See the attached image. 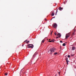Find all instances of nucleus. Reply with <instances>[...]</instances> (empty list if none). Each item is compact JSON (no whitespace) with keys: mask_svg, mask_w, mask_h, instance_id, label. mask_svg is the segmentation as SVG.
<instances>
[{"mask_svg":"<svg viewBox=\"0 0 76 76\" xmlns=\"http://www.w3.org/2000/svg\"><path fill=\"white\" fill-rule=\"evenodd\" d=\"M56 49L55 48H53L51 49H50V52H55V51H56Z\"/></svg>","mask_w":76,"mask_h":76,"instance_id":"f257e3e1","label":"nucleus"},{"mask_svg":"<svg viewBox=\"0 0 76 76\" xmlns=\"http://www.w3.org/2000/svg\"><path fill=\"white\" fill-rule=\"evenodd\" d=\"M27 47L28 48H34V45H33L28 44Z\"/></svg>","mask_w":76,"mask_h":76,"instance_id":"f03ea898","label":"nucleus"},{"mask_svg":"<svg viewBox=\"0 0 76 76\" xmlns=\"http://www.w3.org/2000/svg\"><path fill=\"white\" fill-rule=\"evenodd\" d=\"M70 35V33H68V34H66V38L67 39L68 38H69Z\"/></svg>","mask_w":76,"mask_h":76,"instance_id":"7ed1b4c3","label":"nucleus"},{"mask_svg":"<svg viewBox=\"0 0 76 76\" xmlns=\"http://www.w3.org/2000/svg\"><path fill=\"white\" fill-rule=\"evenodd\" d=\"M58 9L60 11H61V10H63V7H60L58 8Z\"/></svg>","mask_w":76,"mask_h":76,"instance_id":"20e7f679","label":"nucleus"},{"mask_svg":"<svg viewBox=\"0 0 76 76\" xmlns=\"http://www.w3.org/2000/svg\"><path fill=\"white\" fill-rule=\"evenodd\" d=\"M57 24H55L53 25V27H54L55 28H57Z\"/></svg>","mask_w":76,"mask_h":76,"instance_id":"39448f33","label":"nucleus"},{"mask_svg":"<svg viewBox=\"0 0 76 76\" xmlns=\"http://www.w3.org/2000/svg\"><path fill=\"white\" fill-rule=\"evenodd\" d=\"M76 48H75V47L74 46H73L72 47V50H75Z\"/></svg>","mask_w":76,"mask_h":76,"instance_id":"423d86ee","label":"nucleus"},{"mask_svg":"<svg viewBox=\"0 0 76 76\" xmlns=\"http://www.w3.org/2000/svg\"><path fill=\"white\" fill-rule=\"evenodd\" d=\"M58 37H61V34H60V33H58Z\"/></svg>","mask_w":76,"mask_h":76,"instance_id":"0eeeda50","label":"nucleus"},{"mask_svg":"<svg viewBox=\"0 0 76 76\" xmlns=\"http://www.w3.org/2000/svg\"><path fill=\"white\" fill-rule=\"evenodd\" d=\"M37 54V53L35 52L33 55V57H35Z\"/></svg>","mask_w":76,"mask_h":76,"instance_id":"6e6552de","label":"nucleus"},{"mask_svg":"<svg viewBox=\"0 0 76 76\" xmlns=\"http://www.w3.org/2000/svg\"><path fill=\"white\" fill-rule=\"evenodd\" d=\"M54 40H52L51 41H49V42H54Z\"/></svg>","mask_w":76,"mask_h":76,"instance_id":"1a4fd4ad","label":"nucleus"},{"mask_svg":"<svg viewBox=\"0 0 76 76\" xmlns=\"http://www.w3.org/2000/svg\"><path fill=\"white\" fill-rule=\"evenodd\" d=\"M66 64H67V65H68V64H69L68 62H69V61H66Z\"/></svg>","mask_w":76,"mask_h":76,"instance_id":"9d476101","label":"nucleus"},{"mask_svg":"<svg viewBox=\"0 0 76 76\" xmlns=\"http://www.w3.org/2000/svg\"><path fill=\"white\" fill-rule=\"evenodd\" d=\"M57 12H58V9H57V10H56V12L55 13V15H57Z\"/></svg>","mask_w":76,"mask_h":76,"instance_id":"9b49d317","label":"nucleus"},{"mask_svg":"<svg viewBox=\"0 0 76 76\" xmlns=\"http://www.w3.org/2000/svg\"><path fill=\"white\" fill-rule=\"evenodd\" d=\"M4 75H5V76H7L8 75V74L7 73H5Z\"/></svg>","mask_w":76,"mask_h":76,"instance_id":"f8f14e48","label":"nucleus"},{"mask_svg":"<svg viewBox=\"0 0 76 76\" xmlns=\"http://www.w3.org/2000/svg\"><path fill=\"white\" fill-rule=\"evenodd\" d=\"M45 41V39H44L42 41V42H43L44 43V41Z\"/></svg>","mask_w":76,"mask_h":76,"instance_id":"ddd939ff","label":"nucleus"},{"mask_svg":"<svg viewBox=\"0 0 76 76\" xmlns=\"http://www.w3.org/2000/svg\"><path fill=\"white\" fill-rule=\"evenodd\" d=\"M54 15H55L54 13V12H52V16H53Z\"/></svg>","mask_w":76,"mask_h":76,"instance_id":"4468645a","label":"nucleus"},{"mask_svg":"<svg viewBox=\"0 0 76 76\" xmlns=\"http://www.w3.org/2000/svg\"><path fill=\"white\" fill-rule=\"evenodd\" d=\"M65 60H66V61H69V60H68V58H66V59H65Z\"/></svg>","mask_w":76,"mask_h":76,"instance_id":"2eb2a0df","label":"nucleus"},{"mask_svg":"<svg viewBox=\"0 0 76 76\" xmlns=\"http://www.w3.org/2000/svg\"><path fill=\"white\" fill-rule=\"evenodd\" d=\"M65 44L64 43V44H63L62 45L63 46H64V47L65 46Z\"/></svg>","mask_w":76,"mask_h":76,"instance_id":"dca6fc26","label":"nucleus"},{"mask_svg":"<svg viewBox=\"0 0 76 76\" xmlns=\"http://www.w3.org/2000/svg\"><path fill=\"white\" fill-rule=\"evenodd\" d=\"M58 53H54V54L55 55H57V54Z\"/></svg>","mask_w":76,"mask_h":76,"instance_id":"f3484780","label":"nucleus"},{"mask_svg":"<svg viewBox=\"0 0 76 76\" xmlns=\"http://www.w3.org/2000/svg\"><path fill=\"white\" fill-rule=\"evenodd\" d=\"M29 42V41H28L27 42V44H28V43Z\"/></svg>","mask_w":76,"mask_h":76,"instance_id":"a211bd4d","label":"nucleus"},{"mask_svg":"<svg viewBox=\"0 0 76 76\" xmlns=\"http://www.w3.org/2000/svg\"><path fill=\"white\" fill-rule=\"evenodd\" d=\"M67 57L68 58H70V56L69 55H68Z\"/></svg>","mask_w":76,"mask_h":76,"instance_id":"6ab92c4d","label":"nucleus"},{"mask_svg":"<svg viewBox=\"0 0 76 76\" xmlns=\"http://www.w3.org/2000/svg\"><path fill=\"white\" fill-rule=\"evenodd\" d=\"M60 42H61V43H63V41H60Z\"/></svg>","mask_w":76,"mask_h":76,"instance_id":"aec40b11","label":"nucleus"},{"mask_svg":"<svg viewBox=\"0 0 76 76\" xmlns=\"http://www.w3.org/2000/svg\"><path fill=\"white\" fill-rule=\"evenodd\" d=\"M74 34H75V33H72V35H74Z\"/></svg>","mask_w":76,"mask_h":76,"instance_id":"412c9836","label":"nucleus"},{"mask_svg":"<svg viewBox=\"0 0 76 76\" xmlns=\"http://www.w3.org/2000/svg\"><path fill=\"white\" fill-rule=\"evenodd\" d=\"M55 35H57V33L55 32Z\"/></svg>","mask_w":76,"mask_h":76,"instance_id":"4be33fe9","label":"nucleus"},{"mask_svg":"<svg viewBox=\"0 0 76 76\" xmlns=\"http://www.w3.org/2000/svg\"><path fill=\"white\" fill-rule=\"evenodd\" d=\"M28 40H26L25 41H24V42H26V41H27Z\"/></svg>","mask_w":76,"mask_h":76,"instance_id":"5701e85b","label":"nucleus"},{"mask_svg":"<svg viewBox=\"0 0 76 76\" xmlns=\"http://www.w3.org/2000/svg\"><path fill=\"white\" fill-rule=\"evenodd\" d=\"M66 1H65V2H64V4H66Z\"/></svg>","mask_w":76,"mask_h":76,"instance_id":"b1692460","label":"nucleus"},{"mask_svg":"<svg viewBox=\"0 0 76 76\" xmlns=\"http://www.w3.org/2000/svg\"><path fill=\"white\" fill-rule=\"evenodd\" d=\"M58 73L59 75L60 74V72H58Z\"/></svg>","mask_w":76,"mask_h":76,"instance_id":"393cba45","label":"nucleus"},{"mask_svg":"<svg viewBox=\"0 0 76 76\" xmlns=\"http://www.w3.org/2000/svg\"><path fill=\"white\" fill-rule=\"evenodd\" d=\"M52 33H53V31H52L51 32V35L52 34Z\"/></svg>","mask_w":76,"mask_h":76,"instance_id":"a878e982","label":"nucleus"},{"mask_svg":"<svg viewBox=\"0 0 76 76\" xmlns=\"http://www.w3.org/2000/svg\"><path fill=\"white\" fill-rule=\"evenodd\" d=\"M54 18H55V17H53L52 19H54Z\"/></svg>","mask_w":76,"mask_h":76,"instance_id":"bb28decb","label":"nucleus"},{"mask_svg":"<svg viewBox=\"0 0 76 76\" xmlns=\"http://www.w3.org/2000/svg\"><path fill=\"white\" fill-rule=\"evenodd\" d=\"M74 56V55H71V56Z\"/></svg>","mask_w":76,"mask_h":76,"instance_id":"cd10ccee","label":"nucleus"},{"mask_svg":"<svg viewBox=\"0 0 76 76\" xmlns=\"http://www.w3.org/2000/svg\"><path fill=\"white\" fill-rule=\"evenodd\" d=\"M47 20V19H46V18H45V20Z\"/></svg>","mask_w":76,"mask_h":76,"instance_id":"c85d7f7f","label":"nucleus"},{"mask_svg":"<svg viewBox=\"0 0 76 76\" xmlns=\"http://www.w3.org/2000/svg\"><path fill=\"white\" fill-rule=\"evenodd\" d=\"M58 38V37H57L56 38Z\"/></svg>","mask_w":76,"mask_h":76,"instance_id":"c756f323","label":"nucleus"},{"mask_svg":"<svg viewBox=\"0 0 76 76\" xmlns=\"http://www.w3.org/2000/svg\"><path fill=\"white\" fill-rule=\"evenodd\" d=\"M22 47H23V45H22Z\"/></svg>","mask_w":76,"mask_h":76,"instance_id":"7c9ffc66","label":"nucleus"},{"mask_svg":"<svg viewBox=\"0 0 76 76\" xmlns=\"http://www.w3.org/2000/svg\"><path fill=\"white\" fill-rule=\"evenodd\" d=\"M74 32H75V30H74Z\"/></svg>","mask_w":76,"mask_h":76,"instance_id":"2f4dec72","label":"nucleus"},{"mask_svg":"<svg viewBox=\"0 0 76 76\" xmlns=\"http://www.w3.org/2000/svg\"><path fill=\"white\" fill-rule=\"evenodd\" d=\"M50 39H49V40H50Z\"/></svg>","mask_w":76,"mask_h":76,"instance_id":"473e14b6","label":"nucleus"},{"mask_svg":"<svg viewBox=\"0 0 76 76\" xmlns=\"http://www.w3.org/2000/svg\"><path fill=\"white\" fill-rule=\"evenodd\" d=\"M22 69L21 71H22Z\"/></svg>","mask_w":76,"mask_h":76,"instance_id":"72a5a7b5","label":"nucleus"},{"mask_svg":"<svg viewBox=\"0 0 76 76\" xmlns=\"http://www.w3.org/2000/svg\"><path fill=\"white\" fill-rule=\"evenodd\" d=\"M52 20V19L51 20Z\"/></svg>","mask_w":76,"mask_h":76,"instance_id":"f704fd0d","label":"nucleus"}]
</instances>
